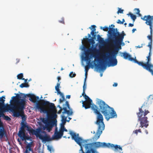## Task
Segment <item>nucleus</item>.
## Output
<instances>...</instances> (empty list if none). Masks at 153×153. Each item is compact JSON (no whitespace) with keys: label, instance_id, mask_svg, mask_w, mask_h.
Segmentation results:
<instances>
[{"label":"nucleus","instance_id":"nucleus-58","mask_svg":"<svg viewBox=\"0 0 153 153\" xmlns=\"http://www.w3.org/2000/svg\"><path fill=\"white\" fill-rule=\"evenodd\" d=\"M87 74H88V72H85V77L86 76V77H87Z\"/></svg>","mask_w":153,"mask_h":153},{"label":"nucleus","instance_id":"nucleus-36","mask_svg":"<svg viewBox=\"0 0 153 153\" xmlns=\"http://www.w3.org/2000/svg\"><path fill=\"white\" fill-rule=\"evenodd\" d=\"M4 119L7 121H10L11 120V118L7 115H5L3 117Z\"/></svg>","mask_w":153,"mask_h":153},{"label":"nucleus","instance_id":"nucleus-3","mask_svg":"<svg viewBox=\"0 0 153 153\" xmlns=\"http://www.w3.org/2000/svg\"><path fill=\"white\" fill-rule=\"evenodd\" d=\"M92 100L89 98V99L85 100V101L82 102V106L85 109H87L90 108L92 105L91 107L92 109L94 111V112L97 114V120L95 122V123L98 126V131L102 133V131L104 129L105 125L103 122V116L100 112H101L102 113L105 115V103L104 101L98 99L97 102L100 107V108L98 110V108L96 105L92 104Z\"/></svg>","mask_w":153,"mask_h":153},{"label":"nucleus","instance_id":"nucleus-50","mask_svg":"<svg viewBox=\"0 0 153 153\" xmlns=\"http://www.w3.org/2000/svg\"><path fill=\"white\" fill-rule=\"evenodd\" d=\"M48 149L49 150V151L50 152L51 151V148L50 147H49V146H48Z\"/></svg>","mask_w":153,"mask_h":153},{"label":"nucleus","instance_id":"nucleus-18","mask_svg":"<svg viewBox=\"0 0 153 153\" xmlns=\"http://www.w3.org/2000/svg\"><path fill=\"white\" fill-rule=\"evenodd\" d=\"M93 37L91 38L90 39H89L87 37V36H86V39L88 40L89 42L91 44H92V46L91 48H93L94 47H96V46L98 45V44L97 43L96 44V45L94 47H93L94 46V44L95 43V39H96V34H94L93 35H92Z\"/></svg>","mask_w":153,"mask_h":153},{"label":"nucleus","instance_id":"nucleus-59","mask_svg":"<svg viewBox=\"0 0 153 153\" xmlns=\"http://www.w3.org/2000/svg\"><path fill=\"white\" fill-rule=\"evenodd\" d=\"M137 131L140 132V133H141L142 131L140 129H139L137 130Z\"/></svg>","mask_w":153,"mask_h":153},{"label":"nucleus","instance_id":"nucleus-51","mask_svg":"<svg viewBox=\"0 0 153 153\" xmlns=\"http://www.w3.org/2000/svg\"><path fill=\"white\" fill-rule=\"evenodd\" d=\"M133 26H134V24H131V23H129L128 25V26L131 27H132Z\"/></svg>","mask_w":153,"mask_h":153},{"label":"nucleus","instance_id":"nucleus-42","mask_svg":"<svg viewBox=\"0 0 153 153\" xmlns=\"http://www.w3.org/2000/svg\"><path fill=\"white\" fill-rule=\"evenodd\" d=\"M123 10H122L120 8H119L117 13L118 14H119V13H123Z\"/></svg>","mask_w":153,"mask_h":153},{"label":"nucleus","instance_id":"nucleus-22","mask_svg":"<svg viewBox=\"0 0 153 153\" xmlns=\"http://www.w3.org/2000/svg\"><path fill=\"white\" fill-rule=\"evenodd\" d=\"M54 136L53 138V139H58L61 138L63 135V133L61 134L60 133V131H58L57 129L56 128L55 129V132L54 133Z\"/></svg>","mask_w":153,"mask_h":153},{"label":"nucleus","instance_id":"nucleus-4","mask_svg":"<svg viewBox=\"0 0 153 153\" xmlns=\"http://www.w3.org/2000/svg\"><path fill=\"white\" fill-rule=\"evenodd\" d=\"M116 41H112L111 42H108L111 48L115 47L113 50H110L108 51L106 50V68L107 67H113L116 65L117 63L116 59L119 51L122 49L121 45L119 44Z\"/></svg>","mask_w":153,"mask_h":153},{"label":"nucleus","instance_id":"nucleus-19","mask_svg":"<svg viewBox=\"0 0 153 153\" xmlns=\"http://www.w3.org/2000/svg\"><path fill=\"white\" fill-rule=\"evenodd\" d=\"M7 133L4 126L0 127V138L2 139L7 136Z\"/></svg>","mask_w":153,"mask_h":153},{"label":"nucleus","instance_id":"nucleus-44","mask_svg":"<svg viewBox=\"0 0 153 153\" xmlns=\"http://www.w3.org/2000/svg\"><path fill=\"white\" fill-rule=\"evenodd\" d=\"M117 23L120 24H123V22H122L120 20L118 19L117 20Z\"/></svg>","mask_w":153,"mask_h":153},{"label":"nucleus","instance_id":"nucleus-15","mask_svg":"<svg viewBox=\"0 0 153 153\" xmlns=\"http://www.w3.org/2000/svg\"><path fill=\"white\" fill-rule=\"evenodd\" d=\"M123 55H121L122 56H123L124 58L125 59H128L129 60L132 61H133L134 62L136 63L135 60H137L135 57V58L131 57V56L128 53L126 52H124L122 53Z\"/></svg>","mask_w":153,"mask_h":153},{"label":"nucleus","instance_id":"nucleus-33","mask_svg":"<svg viewBox=\"0 0 153 153\" xmlns=\"http://www.w3.org/2000/svg\"><path fill=\"white\" fill-rule=\"evenodd\" d=\"M23 75L22 73H20L18 74L17 76V79H19L24 80L25 79L23 78Z\"/></svg>","mask_w":153,"mask_h":153},{"label":"nucleus","instance_id":"nucleus-28","mask_svg":"<svg viewBox=\"0 0 153 153\" xmlns=\"http://www.w3.org/2000/svg\"><path fill=\"white\" fill-rule=\"evenodd\" d=\"M62 117V123L61 124H63V125H65L66 122L67 121L66 119L67 117H65L64 115H62L61 116Z\"/></svg>","mask_w":153,"mask_h":153},{"label":"nucleus","instance_id":"nucleus-37","mask_svg":"<svg viewBox=\"0 0 153 153\" xmlns=\"http://www.w3.org/2000/svg\"><path fill=\"white\" fill-rule=\"evenodd\" d=\"M134 11L135 12V13L136 14H139L140 13V10L138 8H135L134 9Z\"/></svg>","mask_w":153,"mask_h":153},{"label":"nucleus","instance_id":"nucleus-60","mask_svg":"<svg viewBox=\"0 0 153 153\" xmlns=\"http://www.w3.org/2000/svg\"><path fill=\"white\" fill-rule=\"evenodd\" d=\"M64 131H68V130L66 129L65 128L63 130V132H64Z\"/></svg>","mask_w":153,"mask_h":153},{"label":"nucleus","instance_id":"nucleus-13","mask_svg":"<svg viewBox=\"0 0 153 153\" xmlns=\"http://www.w3.org/2000/svg\"><path fill=\"white\" fill-rule=\"evenodd\" d=\"M141 19L144 21H146L145 23L149 26H153V16L149 15L145 16Z\"/></svg>","mask_w":153,"mask_h":153},{"label":"nucleus","instance_id":"nucleus-6","mask_svg":"<svg viewBox=\"0 0 153 153\" xmlns=\"http://www.w3.org/2000/svg\"><path fill=\"white\" fill-rule=\"evenodd\" d=\"M114 25L112 24L109 27H106V32H108L107 41L108 42H111L112 41H116L119 44L122 46L125 45V43L123 42L124 36L126 35L125 33L123 31V33H120L117 28H114Z\"/></svg>","mask_w":153,"mask_h":153},{"label":"nucleus","instance_id":"nucleus-5","mask_svg":"<svg viewBox=\"0 0 153 153\" xmlns=\"http://www.w3.org/2000/svg\"><path fill=\"white\" fill-rule=\"evenodd\" d=\"M150 97V96L147 100L144 102L141 107L139 108V112L137 113L138 117L137 121L140 122V127L142 128L144 127L147 128L149 126L148 117L146 116L149 113L148 109L149 105L152 103Z\"/></svg>","mask_w":153,"mask_h":153},{"label":"nucleus","instance_id":"nucleus-21","mask_svg":"<svg viewBox=\"0 0 153 153\" xmlns=\"http://www.w3.org/2000/svg\"><path fill=\"white\" fill-rule=\"evenodd\" d=\"M53 126V125L52 123L49 121L46 124L45 126L43 127V128L44 130H45V129H46L48 131L50 132Z\"/></svg>","mask_w":153,"mask_h":153},{"label":"nucleus","instance_id":"nucleus-47","mask_svg":"<svg viewBox=\"0 0 153 153\" xmlns=\"http://www.w3.org/2000/svg\"><path fill=\"white\" fill-rule=\"evenodd\" d=\"M143 44H142L141 45H139L138 46H136V47L137 48H142L143 47Z\"/></svg>","mask_w":153,"mask_h":153},{"label":"nucleus","instance_id":"nucleus-63","mask_svg":"<svg viewBox=\"0 0 153 153\" xmlns=\"http://www.w3.org/2000/svg\"><path fill=\"white\" fill-rule=\"evenodd\" d=\"M88 38H89L91 37V35L90 34H88Z\"/></svg>","mask_w":153,"mask_h":153},{"label":"nucleus","instance_id":"nucleus-48","mask_svg":"<svg viewBox=\"0 0 153 153\" xmlns=\"http://www.w3.org/2000/svg\"><path fill=\"white\" fill-rule=\"evenodd\" d=\"M118 84L117 83L115 82L113 85V87H117V86Z\"/></svg>","mask_w":153,"mask_h":153},{"label":"nucleus","instance_id":"nucleus-35","mask_svg":"<svg viewBox=\"0 0 153 153\" xmlns=\"http://www.w3.org/2000/svg\"><path fill=\"white\" fill-rule=\"evenodd\" d=\"M82 95L85 98V100L89 99V97L85 94L84 90L83 91Z\"/></svg>","mask_w":153,"mask_h":153},{"label":"nucleus","instance_id":"nucleus-25","mask_svg":"<svg viewBox=\"0 0 153 153\" xmlns=\"http://www.w3.org/2000/svg\"><path fill=\"white\" fill-rule=\"evenodd\" d=\"M86 37L85 38L83 39V41H82V43L83 44H84V45H83V50L85 51H86L87 50V49L88 48H87V47L85 45L87 44L89 42L88 40H87L85 39Z\"/></svg>","mask_w":153,"mask_h":153},{"label":"nucleus","instance_id":"nucleus-23","mask_svg":"<svg viewBox=\"0 0 153 153\" xmlns=\"http://www.w3.org/2000/svg\"><path fill=\"white\" fill-rule=\"evenodd\" d=\"M55 90L57 91V94H60V96L62 97V99L60 98L59 99V103H60L65 100L64 96L63 94L60 91V90L59 89H55Z\"/></svg>","mask_w":153,"mask_h":153},{"label":"nucleus","instance_id":"nucleus-1","mask_svg":"<svg viewBox=\"0 0 153 153\" xmlns=\"http://www.w3.org/2000/svg\"><path fill=\"white\" fill-rule=\"evenodd\" d=\"M97 40L99 44V49L95 47L93 48H88L87 51H85V56L84 59L88 64L85 66V72H88L91 66L92 68H93L94 65L91 60L93 57L95 58L94 61H97L99 62L98 64L94 63L97 71L104 72L105 69V40L99 34L97 35Z\"/></svg>","mask_w":153,"mask_h":153},{"label":"nucleus","instance_id":"nucleus-24","mask_svg":"<svg viewBox=\"0 0 153 153\" xmlns=\"http://www.w3.org/2000/svg\"><path fill=\"white\" fill-rule=\"evenodd\" d=\"M94 145L96 147L99 148L105 146V142L102 143L98 142H95L94 143Z\"/></svg>","mask_w":153,"mask_h":153},{"label":"nucleus","instance_id":"nucleus-45","mask_svg":"<svg viewBox=\"0 0 153 153\" xmlns=\"http://www.w3.org/2000/svg\"><path fill=\"white\" fill-rule=\"evenodd\" d=\"M59 22L63 24H64V19L63 18H62V20L59 21Z\"/></svg>","mask_w":153,"mask_h":153},{"label":"nucleus","instance_id":"nucleus-38","mask_svg":"<svg viewBox=\"0 0 153 153\" xmlns=\"http://www.w3.org/2000/svg\"><path fill=\"white\" fill-rule=\"evenodd\" d=\"M76 75V74L75 73L73 74V72H71L69 74L71 78L74 77Z\"/></svg>","mask_w":153,"mask_h":153},{"label":"nucleus","instance_id":"nucleus-56","mask_svg":"<svg viewBox=\"0 0 153 153\" xmlns=\"http://www.w3.org/2000/svg\"><path fill=\"white\" fill-rule=\"evenodd\" d=\"M25 153H30V152L27 149H26L25 151Z\"/></svg>","mask_w":153,"mask_h":153},{"label":"nucleus","instance_id":"nucleus-41","mask_svg":"<svg viewBox=\"0 0 153 153\" xmlns=\"http://www.w3.org/2000/svg\"><path fill=\"white\" fill-rule=\"evenodd\" d=\"M152 41H150V42H149V44L148 45V46L150 48V51H151V49L152 48Z\"/></svg>","mask_w":153,"mask_h":153},{"label":"nucleus","instance_id":"nucleus-64","mask_svg":"<svg viewBox=\"0 0 153 153\" xmlns=\"http://www.w3.org/2000/svg\"><path fill=\"white\" fill-rule=\"evenodd\" d=\"M125 21L124 19H122V22H123V23L125 22Z\"/></svg>","mask_w":153,"mask_h":153},{"label":"nucleus","instance_id":"nucleus-52","mask_svg":"<svg viewBox=\"0 0 153 153\" xmlns=\"http://www.w3.org/2000/svg\"><path fill=\"white\" fill-rule=\"evenodd\" d=\"M71 97V95H67L66 96V98H68V99H69Z\"/></svg>","mask_w":153,"mask_h":153},{"label":"nucleus","instance_id":"nucleus-34","mask_svg":"<svg viewBox=\"0 0 153 153\" xmlns=\"http://www.w3.org/2000/svg\"><path fill=\"white\" fill-rule=\"evenodd\" d=\"M29 86V85L27 83H23L21 84L20 85V87L23 88L24 87H28Z\"/></svg>","mask_w":153,"mask_h":153},{"label":"nucleus","instance_id":"nucleus-20","mask_svg":"<svg viewBox=\"0 0 153 153\" xmlns=\"http://www.w3.org/2000/svg\"><path fill=\"white\" fill-rule=\"evenodd\" d=\"M27 130L30 134L35 135L37 137L40 133L39 131L34 130L31 127H27Z\"/></svg>","mask_w":153,"mask_h":153},{"label":"nucleus","instance_id":"nucleus-7","mask_svg":"<svg viewBox=\"0 0 153 153\" xmlns=\"http://www.w3.org/2000/svg\"><path fill=\"white\" fill-rule=\"evenodd\" d=\"M36 107L41 113L43 112L48 114L51 113L50 117L52 119L56 118L57 117V110L54 103L42 100L39 102L37 104Z\"/></svg>","mask_w":153,"mask_h":153},{"label":"nucleus","instance_id":"nucleus-11","mask_svg":"<svg viewBox=\"0 0 153 153\" xmlns=\"http://www.w3.org/2000/svg\"><path fill=\"white\" fill-rule=\"evenodd\" d=\"M62 110H64L62 112V115H64V114L66 113L68 115H70L73 114L72 109L70 108L69 104L67 101H66L65 103L63 105L62 108L60 109L57 113L58 114H60Z\"/></svg>","mask_w":153,"mask_h":153},{"label":"nucleus","instance_id":"nucleus-54","mask_svg":"<svg viewBox=\"0 0 153 153\" xmlns=\"http://www.w3.org/2000/svg\"><path fill=\"white\" fill-rule=\"evenodd\" d=\"M16 60L17 61L16 64H17L18 62H19L20 60V59H16Z\"/></svg>","mask_w":153,"mask_h":153},{"label":"nucleus","instance_id":"nucleus-53","mask_svg":"<svg viewBox=\"0 0 153 153\" xmlns=\"http://www.w3.org/2000/svg\"><path fill=\"white\" fill-rule=\"evenodd\" d=\"M57 79L58 80V82H59V81L61 79L60 77L59 76H58Z\"/></svg>","mask_w":153,"mask_h":153},{"label":"nucleus","instance_id":"nucleus-61","mask_svg":"<svg viewBox=\"0 0 153 153\" xmlns=\"http://www.w3.org/2000/svg\"><path fill=\"white\" fill-rule=\"evenodd\" d=\"M145 132L146 134H148V132L147 130H145Z\"/></svg>","mask_w":153,"mask_h":153},{"label":"nucleus","instance_id":"nucleus-8","mask_svg":"<svg viewBox=\"0 0 153 153\" xmlns=\"http://www.w3.org/2000/svg\"><path fill=\"white\" fill-rule=\"evenodd\" d=\"M70 134L72 137V139L74 140L77 144L80 146V151H81L82 153H85L83 150L82 146V144L85 142L82 138L79 137L78 134H76L75 133L71 131ZM85 148L86 151L85 153H95V151L91 148V144H87L85 146Z\"/></svg>","mask_w":153,"mask_h":153},{"label":"nucleus","instance_id":"nucleus-57","mask_svg":"<svg viewBox=\"0 0 153 153\" xmlns=\"http://www.w3.org/2000/svg\"><path fill=\"white\" fill-rule=\"evenodd\" d=\"M86 78H87L86 76L85 77V78L84 79V84H86L85 82H86Z\"/></svg>","mask_w":153,"mask_h":153},{"label":"nucleus","instance_id":"nucleus-14","mask_svg":"<svg viewBox=\"0 0 153 153\" xmlns=\"http://www.w3.org/2000/svg\"><path fill=\"white\" fill-rule=\"evenodd\" d=\"M38 137L39 139L41 140L42 142L49 141L52 140L51 139L50 136L47 134H46L44 136L40 133H39Z\"/></svg>","mask_w":153,"mask_h":153},{"label":"nucleus","instance_id":"nucleus-29","mask_svg":"<svg viewBox=\"0 0 153 153\" xmlns=\"http://www.w3.org/2000/svg\"><path fill=\"white\" fill-rule=\"evenodd\" d=\"M3 98L5 99L4 96H2L1 97H0V106L5 105L4 101L5 100Z\"/></svg>","mask_w":153,"mask_h":153},{"label":"nucleus","instance_id":"nucleus-32","mask_svg":"<svg viewBox=\"0 0 153 153\" xmlns=\"http://www.w3.org/2000/svg\"><path fill=\"white\" fill-rule=\"evenodd\" d=\"M65 125L61 124V127L59 130L60 133L62 134V133H63V130L65 128L64 126Z\"/></svg>","mask_w":153,"mask_h":153},{"label":"nucleus","instance_id":"nucleus-2","mask_svg":"<svg viewBox=\"0 0 153 153\" xmlns=\"http://www.w3.org/2000/svg\"><path fill=\"white\" fill-rule=\"evenodd\" d=\"M16 96L12 97L10 100V105L6 106L5 105L0 106V118L5 115L4 112L10 110L13 114L15 117L21 116L22 119H25L23 110L26 102V96L24 94H15Z\"/></svg>","mask_w":153,"mask_h":153},{"label":"nucleus","instance_id":"nucleus-17","mask_svg":"<svg viewBox=\"0 0 153 153\" xmlns=\"http://www.w3.org/2000/svg\"><path fill=\"white\" fill-rule=\"evenodd\" d=\"M25 96L27 95L30 98L29 100L31 102L35 103L36 101H38L39 100V97L38 96L36 97L34 94H28L25 95Z\"/></svg>","mask_w":153,"mask_h":153},{"label":"nucleus","instance_id":"nucleus-55","mask_svg":"<svg viewBox=\"0 0 153 153\" xmlns=\"http://www.w3.org/2000/svg\"><path fill=\"white\" fill-rule=\"evenodd\" d=\"M136 29H135V28H134L132 30V33H134L135 31H136Z\"/></svg>","mask_w":153,"mask_h":153},{"label":"nucleus","instance_id":"nucleus-46","mask_svg":"<svg viewBox=\"0 0 153 153\" xmlns=\"http://www.w3.org/2000/svg\"><path fill=\"white\" fill-rule=\"evenodd\" d=\"M86 88V84H84L83 86V91L84 90L85 91Z\"/></svg>","mask_w":153,"mask_h":153},{"label":"nucleus","instance_id":"nucleus-43","mask_svg":"<svg viewBox=\"0 0 153 153\" xmlns=\"http://www.w3.org/2000/svg\"><path fill=\"white\" fill-rule=\"evenodd\" d=\"M32 142H31L30 143H28L27 146V148H30V149H29L30 150V148L31 145L32 144Z\"/></svg>","mask_w":153,"mask_h":153},{"label":"nucleus","instance_id":"nucleus-30","mask_svg":"<svg viewBox=\"0 0 153 153\" xmlns=\"http://www.w3.org/2000/svg\"><path fill=\"white\" fill-rule=\"evenodd\" d=\"M100 135V134L97 132L93 138V140H97L99 138Z\"/></svg>","mask_w":153,"mask_h":153},{"label":"nucleus","instance_id":"nucleus-27","mask_svg":"<svg viewBox=\"0 0 153 153\" xmlns=\"http://www.w3.org/2000/svg\"><path fill=\"white\" fill-rule=\"evenodd\" d=\"M91 27L92 28H90L91 30H92V29L93 30L91 31V34L92 35H93L94 34H96V26L95 25H91Z\"/></svg>","mask_w":153,"mask_h":153},{"label":"nucleus","instance_id":"nucleus-16","mask_svg":"<svg viewBox=\"0 0 153 153\" xmlns=\"http://www.w3.org/2000/svg\"><path fill=\"white\" fill-rule=\"evenodd\" d=\"M106 147L109 148H111L112 149H114V150H117L118 149L121 150V151L122 150V148L120 146L117 145H114L109 143H106Z\"/></svg>","mask_w":153,"mask_h":153},{"label":"nucleus","instance_id":"nucleus-26","mask_svg":"<svg viewBox=\"0 0 153 153\" xmlns=\"http://www.w3.org/2000/svg\"><path fill=\"white\" fill-rule=\"evenodd\" d=\"M153 26H149L150 29V35H148L147 37L150 40V41H152V34L153 32L152 28Z\"/></svg>","mask_w":153,"mask_h":153},{"label":"nucleus","instance_id":"nucleus-40","mask_svg":"<svg viewBox=\"0 0 153 153\" xmlns=\"http://www.w3.org/2000/svg\"><path fill=\"white\" fill-rule=\"evenodd\" d=\"M42 122L45 124V125L49 121L48 120H47L43 119L42 120Z\"/></svg>","mask_w":153,"mask_h":153},{"label":"nucleus","instance_id":"nucleus-9","mask_svg":"<svg viewBox=\"0 0 153 153\" xmlns=\"http://www.w3.org/2000/svg\"><path fill=\"white\" fill-rule=\"evenodd\" d=\"M151 53L150 51L149 53V55L146 58L147 61L146 63H143V62H139L137 60H135L136 63L139 65L142 66L143 68L150 72L153 76V65L151 63Z\"/></svg>","mask_w":153,"mask_h":153},{"label":"nucleus","instance_id":"nucleus-62","mask_svg":"<svg viewBox=\"0 0 153 153\" xmlns=\"http://www.w3.org/2000/svg\"><path fill=\"white\" fill-rule=\"evenodd\" d=\"M102 29L104 31H105V26L103 27Z\"/></svg>","mask_w":153,"mask_h":153},{"label":"nucleus","instance_id":"nucleus-39","mask_svg":"<svg viewBox=\"0 0 153 153\" xmlns=\"http://www.w3.org/2000/svg\"><path fill=\"white\" fill-rule=\"evenodd\" d=\"M60 82H58L57 83L55 87V89H59V88L60 87Z\"/></svg>","mask_w":153,"mask_h":153},{"label":"nucleus","instance_id":"nucleus-31","mask_svg":"<svg viewBox=\"0 0 153 153\" xmlns=\"http://www.w3.org/2000/svg\"><path fill=\"white\" fill-rule=\"evenodd\" d=\"M127 15H130V17L133 20V21H134L136 19V16L131 13H129L127 14Z\"/></svg>","mask_w":153,"mask_h":153},{"label":"nucleus","instance_id":"nucleus-12","mask_svg":"<svg viewBox=\"0 0 153 153\" xmlns=\"http://www.w3.org/2000/svg\"><path fill=\"white\" fill-rule=\"evenodd\" d=\"M25 131L24 128L23 127H22L21 129L18 132V136L20 138L22 141L26 140H31L30 137L26 135Z\"/></svg>","mask_w":153,"mask_h":153},{"label":"nucleus","instance_id":"nucleus-49","mask_svg":"<svg viewBox=\"0 0 153 153\" xmlns=\"http://www.w3.org/2000/svg\"><path fill=\"white\" fill-rule=\"evenodd\" d=\"M138 131H137V130H136L135 131H133V133L136 134V135L137 134Z\"/></svg>","mask_w":153,"mask_h":153},{"label":"nucleus","instance_id":"nucleus-10","mask_svg":"<svg viewBox=\"0 0 153 153\" xmlns=\"http://www.w3.org/2000/svg\"><path fill=\"white\" fill-rule=\"evenodd\" d=\"M117 114L113 108L106 104V119L108 121L110 118H116Z\"/></svg>","mask_w":153,"mask_h":153}]
</instances>
